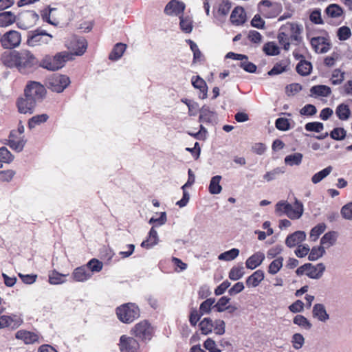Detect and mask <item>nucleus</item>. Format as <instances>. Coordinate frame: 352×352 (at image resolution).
I'll list each match as a JSON object with an SVG mask.
<instances>
[{"mask_svg":"<svg viewBox=\"0 0 352 352\" xmlns=\"http://www.w3.org/2000/svg\"><path fill=\"white\" fill-rule=\"evenodd\" d=\"M1 63L10 68H16L22 74L31 73L37 65V58L28 50L4 52L1 56Z\"/></svg>","mask_w":352,"mask_h":352,"instance_id":"nucleus-1","label":"nucleus"},{"mask_svg":"<svg viewBox=\"0 0 352 352\" xmlns=\"http://www.w3.org/2000/svg\"><path fill=\"white\" fill-rule=\"evenodd\" d=\"M302 26L297 23L287 22L282 25L277 35L279 45L285 51L290 49L291 45H299L302 43Z\"/></svg>","mask_w":352,"mask_h":352,"instance_id":"nucleus-2","label":"nucleus"},{"mask_svg":"<svg viewBox=\"0 0 352 352\" xmlns=\"http://www.w3.org/2000/svg\"><path fill=\"white\" fill-rule=\"evenodd\" d=\"M72 59V54L67 51L60 52L54 55L46 54L41 60L39 66L48 71L54 72L62 69Z\"/></svg>","mask_w":352,"mask_h":352,"instance_id":"nucleus-3","label":"nucleus"},{"mask_svg":"<svg viewBox=\"0 0 352 352\" xmlns=\"http://www.w3.org/2000/svg\"><path fill=\"white\" fill-rule=\"evenodd\" d=\"M275 211L279 216L286 214L290 219L295 220L301 217L304 208L302 203L296 199L293 205L286 201H278L276 204Z\"/></svg>","mask_w":352,"mask_h":352,"instance_id":"nucleus-4","label":"nucleus"},{"mask_svg":"<svg viewBox=\"0 0 352 352\" xmlns=\"http://www.w3.org/2000/svg\"><path fill=\"white\" fill-rule=\"evenodd\" d=\"M199 327L203 335H208L214 330L215 334L221 336L226 331V323L221 319L215 320L213 322L210 318H204L199 322Z\"/></svg>","mask_w":352,"mask_h":352,"instance_id":"nucleus-5","label":"nucleus"},{"mask_svg":"<svg viewBox=\"0 0 352 352\" xmlns=\"http://www.w3.org/2000/svg\"><path fill=\"white\" fill-rule=\"evenodd\" d=\"M116 314L121 322L131 323L140 316V310L135 304L127 303L118 307Z\"/></svg>","mask_w":352,"mask_h":352,"instance_id":"nucleus-6","label":"nucleus"},{"mask_svg":"<svg viewBox=\"0 0 352 352\" xmlns=\"http://www.w3.org/2000/svg\"><path fill=\"white\" fill-rule=\"evenodd\" d=\"M2 307L0 310V314L5 311ZM23 323V319L21 315L12 314L10 315H0V329H9L15 330L21 327Z\"/></svg>","mask_w":352,"mask_h":352,"instance_id":"nucleus-7","label":"nucleus"},{"mask_svg":"<svg viewBox=\"0 0 352 352\" xmlns=\"http://www.w3.org/2000/svg\"><path fill=\"white\" fill-rule=\"evenodd\" d=\"M53 36L44 30H36L28 34L27 45L30 47H37L47 45L50 43Z\"/></svg>","mask_w":352,"mask_h":352,"instance_id":"nucleus-8","label":"nucleus"},{"mask_svg":"<svg viewBox=\"0 0 352 352\" xmlns=\"http://www.w3.org/2000/svg\"><path fill=\"white\" fill-rule=\"evenodd\" d=\"M70 79L66 75L53 74L47 80V87L52 91L63 92L70 84Z\"/></svg>","mask_w":352,"mask_h":352,"instance_id":"nucleus-9","label":"nucleus"},{"mask_svg":"<svg viewBox=\"0 0 352 352\" xmlns=\"http://www.w3.org/2000/svg\"><path fill=\"white\" fill-rule=\"evenodd\" d=\"M325 270L323 263H318L316 265H313L311 263H305L299 267L296 273L298 276H302L305 274L311 278L318 279L320 278Z\"/></svg>","mask_w":352,"mask_h":352,"instance_id":"nucleus-10","label":"nucleus"},{"mask_svg":"<svg viewBox=\"0 0 352 352\" xmlns=\"http://www.w3.org/2000/svg\"><path fill=\"white\" fill-rule=\"evenodd\" d=\"M45 94V89L43 85L36 81L29 82L25 89V96L34 101L41 100Z\"/></svg>","mask_w":352,"mask_h":352,"instance_id":"nucleus-11","label":"nucleus"},{"mask_svg":"<svg viewBox=\"0 0 352 352\" xmlns=\"http://www.w3.org/2000/svg\"><path fill=\"white\" fill-rule=\"evenodd\" d=\"M21 42V34L16 30H10L2 35L1 44L4 49H14Z\"/></svg>","mask_w":352,"mask_h":352,"instance_id":"nucleus-12","label":"nucleus"},{"mask_svg":"<svg viewBox=\"0 0 352 352\" xmlns=\"http://www.w3.org/2000/svg\"><path fill=\"white\" fill-rule=\"evenodd\" d=\"M133 332L136 337L142 340H150L154 333L153 327L147 321L144 320L136 324L133 328Z\"/></svg>","mask_w":352,"mask_h":352,"instance_id":"nucleus-13","label":"nucleus"},{"mask_svg":"<svg viewBox=\"0 0 352 352\" xmlns=\"http://www.w3.org/2000/svg\"><path fill=\"white\" fill-rule=\"evenodd\" d=\"M259 10L266 18H274L281 12V5L272 3L269 0H263L259 3Z\"/></svg>","mask_w":352,"mask_h":352,"instance_id":"nucleus-14","label":"nucleus"},{"mask_svg":"<svg viewBox=\"0 0 352 352\" xmlns=\"http://www.w3.org/2000/svg\"><path fill=\"white\" fill-rule=\"evenodd\" d=\"M226 58L234 60H241L238 65L243 68L245 72L249 73H254L256 71V66L254 63L248 60V58L246 55L236 54L234 52H228Z\"/></svg>","mask_w":352,"mask_h":352,"instance_id":"nucleus-15","label":"nucleus"},{"mask_svg":"<svg viewBox=\"0 0 352 352\" xmlns=\"http://www.w3.org/2000/svg\"><path fill=\"white\" fill-rule=\"evenodd\" d=\"M38 20V15L36 12L33 11L26 12L19 16L17 26L20 29L27 30L34 26Z\"/></svg>","mask_w":352,"mask_h":352,"instance_id":"nucleus-16","label":"nucleus"},{"mask_svg":"<svg viewBox=\"0 0 352 352\" xmlns=\"http://www.w3.org/2000/svg\"><path fill=\"white\" fill-rule=\"evenodd\" d=\"M119 346L121 352H139L140 345L138 341L126 335L120 337Z\"/></svg>","mask_w":352,"mask_h":352,"instance_id":"nucleus-17","label":"nucleus"},{"mask_svg":"<svg viewBox=\"0 0 352 352\" xmlns=\"http://www.w3.org/2000/svg\"><path fill=\"white\" fill-rule=\"evenodd\" d=\"M66 46L71 51L72 56H81L86 52L87 43L85 38H74Z\"/></svg>","mask_w":352,"mask_h":352,"instance_id":"nucleus-18","label":"nucleus"},{"mask_svg":"<svg viewBox=\"0 0 352 352\" xmlns=\"http://www.w3.org/2000/svg\"><path fill=\"white\" fill-rule=\"evenodd\" d=\"M311 45L316 53H326L330 49L329 39L324 36L313 37L310 41Z\"/></svg>","mask_w":352,"mask_h":352,"instance_id":"nucleus-19","label":"nucleus"},{"mask_svg":"<svg viewBox=\"0 0 352 352\" xmlns=\"http://www.w3.org/2000/svg\"><path fill=\"white\" fill-rule=\"evenodd\" d=\"M15 338L23 341L25 344H33L40 342V336L37 333L24 329L16 331Z\"/></svg>","mask_w":352,"mask_h":352,"instance_id":"nucleus-20","label":"nucleus"},{"mask_svg":"<svg viewBox=\"0 0 352 352\" xmlns=\"http://www.w3.org/2000/svg\"><path fill=\"white\" fill-rule=\"evenodd\" d=\"M92 277L91 273L85 265L75 268L72 274V278L76 282H86Z\"/></svg>","mask_w":352,"mask_h":352,"instance_id":"nucleus-21","label":"nucleus"},{"mask_svg":"<svg viewBox=\"0 0 352 352\" xmlns=\"http://www.w3.org/2000/svg\"><path fill=\"white\" fill-rule=\"evenodd\" d=\"M306 234L303 231H296L289 234L285 239V244L289 248H294L305 240Z\"/></svg>","mask_w":352,"mask_h":352,"instance_id":"nucleus-22","label":"nucleus"},{"mask_svg":"<svg viewBox=\"0 0 352 352\" xmlns=\"http://www.w3.org/2000/svg\"><path fill=\"white\" fill-rule=\"evenodd\" d=\"M36 101L25 96L18 100L17 105L20 113H32L36 104Z\"/></svg>","mask_w":352,"mask_h":352,"instance_id":"nucleus-23","label":"nucleus"},{"mask_svg":"<svg viewBox=\"0 0 352 352\" xmlns=\"http://www.w3.org/2000/svg\"><path fill=\"white\" fill-rule=\"evenodd\" d=\"M26 144V140L24 136H19L15 135L14 133H11L9 139V146L13 150L21 152Z\"/></svg>","mask_w":352,"mask_h":352,"instance_id":"nucleus-24","label":"nucleus"},{"mask_svg":"<svg viewBox=\"0 0 352 352\" xmlns=\"http://www.w3.org/2000/svg\"><path fill=\"white\" fill-rule=\"evenodd\" d=\"M217 115L214 111L210 110L208 107H203L199 113V120L200 122L210 124L216 121Z\"/></svg>","mask_w":352,"mask_h":352,"instance_id":"nucleus-25","label":"nucleus"},{"mask_svg":"<svg viewBox=\"0 0 352 352\" xmlns=\"http://www.w3.org/2000/svg\"><path fill=\"white\" fill-rule=\"evenodd\" d=\"M264 258V254L261 252H257L246 260L245 266L248 269L254 270L262 263Z\"/></svg>","mask_w":352,"mask_h":352,"instance_id":"nucleus-26","label":"nucleus"},{"mask_svg":"<svg viewBox=\"0 0 352 352\" xmlns=\"http://www.w3.org/2000/svg\"><path fill=\"white\" fill-rule=\"evenodd\" d=\"M192 85L195 89H198L200 91L199 97L201 98H206L207 97L208 87L206 81L199 77V76H192Z\"/></svg>","mask_w":352,"mask_h":352,"instance_id":"nucleus-27","label":"nucleus"},{"mask_svg":"<svg viewBox=\"0 0 352 352\" xmlns=\"http://www.w3.org/2000/svg\"><path fill=\"white\" fill-rule=\"evenodd\" d=\"M246 19V14L243 8L236 7L231 13L230 21L236 25L243 24Z\"/></svg>","mask_w":352,"mask_h":352,"instance_id":"nucleus-28","label":"nucleus"},{"mask_svg":"<svg viewBox=\"0 0 352 352\" xmlns=\"http://www.w3.org/2000/svg\"><path fill=\"white\" fill-rule=\"evenodd\" d=\"M264 279V272L261 270L255 271L252 275L248 277L245 283L248 287H256Z\"/></svg>","mask_w":352,"mask_h":352,"instance_id":"nucleus-29","label":"nucleus"},{"mask_svg":"<svg viewBox=\"0 0 352 352\" xmlns=\"http://www.w3.org/2000/svg\"><path fill=\"white\" fill-rule=\"evenodd\" d=\"M296 70L299 75L306 76L311 72L312 65L308 60H300L296 65Z\"/></svg>","mask_w":352,"mask_h":352,"instance_id":"nucleus-30","label":"nucleus"},{"mask_svg":"<svg viewBox=\"0 0 352 352\" xmlns=\"http://www.w3.org/2000/svg\"><path fill=\"white\" fill-rule=\"evenodd\" d=\"M158 242V235L157 232L154 228L152 227L148 233V238L143 241L141 243V246L145 248H151V247L156 245Z\"/></svg>","mask_w":352,"mask_h":352,"instance_id":"nucleus-31","label":"nucleus"},{"mask_svg":"<svg viewBox=\"0 0 352 352\" xmlns=\"http://www.w3.org/2000/svg\"><path fill=\"white\" fill-rule=\"evenodd\" d=\"M336 114L340 120H346L351 116V110L349 106L344 103H341L336 107Z\"/></svg>","mask_w":352,"mask_h":352,"instance_id":"nucleus-32","label":"nucleus"},{"mask_svg":"<svg viewBox=\"0 0 352 352\" xmlns=\"http://www.w3.org/2000/svg\"><path fill=\"white\" fill-rule=\"evenodd\" d=\"M16 21L15 15L10 11L0 13V27H8Z\"/></svg>","mask_w":352,"mask_h":352,"instance_id":"nucleus-33","label":"nucleus"},{"mask_svg":"<svg viewBox=\"0 0 352 352\" xmlns=\"http://www.w3.org/2000/svg\"><path fill=\"white\" fill-rule=\"evenodd\" d=\"M126 45L122 43H117L113 48L109 54V59L112 60H117L120 58L126 50Z\"/></svg>","mask_w":352,"mask_h":352,"instance_id":"nucleus-34","label":"nucleus"},{"mask_svg":"<svg viewBox=\"0 0 352 352\" xmlns=\"http://www.w3.org/2000/svg\"><path fill=\"white\" fill-rule=\"evenodd\" d=\"M68 274H60L56 270H53L49 274V283L51 285L63 284L66 282L65 277Z\"/></svg>","mask_w":352,"mask_h":352,"instance_id":"nucleus-35","label":"nucleus"},{"mask_svg":"<svg viewBox=\"0 0 352 352\" xmlns=\"http://www.w3.org/2000/svg\"><path fill=\"white\" fill-rule=\"evenodd\" d=\"M310 92L318 96L327 97L331 94V89L327 85H315L311 88Z\"/></svg>","mask_w":352,"mask_h":352,"instance_id":"nucleus-36","label":"nucleus"},{"mask_svg":"<svg viewBox=\"0 0 352 352\" xmlns=\"http://www.w3.org/2000/svg\"><path fill=\"white\" fill-rule=\"evenodd\" d=\"M313 315L321 321H325L329 319L325 308L322 304H316L313 308Z\"/></svg>","mask_w":352,"mask_h":352,"instance_id":"nucleus-37","label":"nucleus"},{"mask_svg":"<svg viewBox=\"0 0 352 352\" xmlns=\"http://www.w3.org/2000/svg\"><path fill=\"white\" fill-rule=\"evenodd\" d=\"M221 179V177L220 175H216L212 177L208 188L209 192L211 194L215 195L221 192L222 190L219 184Z\"/></svg>","mask_w":352,"mask_h":352,"instance_id":"nucleus-38","label":"nucleus"},{"mask_svg":"<svg viewBox=\"0 0 352 352\" xmlns=\"http://www.w3.org/2000/svg\"><path fill=\"white\" fill-rule=\"evenodd\" d=\"M245 274L244 267L242 264L240 265H235L231 268L229 272V278L232 280H237L242 278Z\"/></svg>","mask_w":352,"mask_h":352,"instance_id":"nucleus-39","label":"nucleus"},{"mask_svg":"<svg viewBox=\"0 0 352 352\" xmlns=\"http://www.w3.org/2000/svg\"><path fill=\"white\" fill-rule=\"evenodd\" d=\"M345 72L340 69H335L331 74L330 82L333 85H341L344 80Z\"/></svg>","mask_w":352,"mask_h":352,"instance_id":"nucleus-40","label":"nucleus"},{"mask_svg":"<svg viewBox=\"0 0 352 352\" xmlns=\"http://www.w3.org/2000/svg\"><path fill=\"white\" fill-rule=\"evenodd\" d=\"M327 15L331 18H338L342 15V8L337 4H331L325 10Z\"/></svg>","mask_w":352,"mask_h":352,"instance_id":"nucleus-41","label":"nucleus"},{"mask_svg":"<svg viewBox=\"0 0 352 352\" xmlns=\"http://www.w3.org/2000/svg\"><path fill=\"white\" fill-rule=\"evenodd\" d=\"M263 51L268 56H276L280 54V49L274 42H267L263 47Z\"/></svg>","mask_w":352,"mask_h":352,"instance_id":"nucleus-42","label":"nucleus"},{"mask_svg":"<svg viewBox=\"0 0 352 352\" xmlns=\"http://www.w3.org/2000/svg\"><path fill=\"white\" fill-rule=\"evenodd\" d=\"M302 154L300 153H295L292 155H287L285 158V163L289 166L299 165L302 160Z\"/></svg>","mask_w":352,"mask_h":352,"instance_id":"nucleus-43","label":"nucleus"},{"mask_svg":"<svg viewBox=\"0 0 352 352\" xmlns=\"http://www.w3.org/2000/svg\"><path fill=\"white\" fill-rule=\"evenodd\" d=\"M166 222V214L165 212H162L160 214L156 213L155 216L152 217L148 223L153 224V227L161 226Z\"/></svg>","mask_w":352,"mask_h":352,"instance_id":"nucleus-44","label":"nucleus"},{"mask_svg":"<svg viewBox=\"0 0 352 352\" xmlns=\"http://www.w3.org/2000/svg\"><path fill=\"white\" fill-rule=\"evenodd\" d=\"M85 266L93 274L94 273L99 272L102 270L103 263L96 258H92Z\"/></svg>","mask_w":352,"mask_h":352,"instance_id":"nucleus-45","label":"nucleus"},{"mask_svg":"<svg viewBox=\"0 0 352 352\" xmlns=\"http://www.w3.org/2000/svg\"><path fill=\"white\" fill-rule=\"evenodd\" d=\"M239 254V250L236 248H232L220 254L218 258L221 261H230L234 260Z\"/></svg>","mask_w":352,"mask_h":352,"instance_id":"nucleus-46","label":"nucleus"},{"mask_svg":"<svg viewBox=\"0 0 352 352\" xmlns=\"http://www.w3.org/2000/svg\"><path fill=\"white\" fill-rule=\"evenodd\" d=\"M48 118V116L45 113L33 116L32 118L30 119L28 122V127L30 129H32L34 128L36 125L45 122L47 120Z\"/></svg>","mask_w":352,"mask_h":352,"instance_id":"nucleus-47","label":"nucleus"},{"mask_svg":"<svg viewBox=\"0 0 352 352\" xmlns=\"http://www.w3.org/2000/svg\"><path fill=\"white\" fill-rule=\"evenodd\" d=\"M332 169V167L331 166H329L327 168H324L323 170L318 172L317 173L314 174L311 177V182L314 184L319 183L320 181H322L324 178H325L331 173Z\"/></svg>","mask_w":352,"mask_h":352,"instance_id":"nucleus-48","label":"nucleus"},{"mask_svg":"<svg viewBox=\"0 0 352 352\" xmlns=\"http://www.w3.org/2000/svg\"><path fill=\"white\" fill-rule=\"evenodd\" d=\"M336 240V232H329L326 233L320 239V243L327 248L334 244Z\"/></svg>","mask_w":352,"mask_h":352,"instance_id":"nucleus-49","label":"nucleus"},{"mask_svg":"<svg viewBox=\"0 0 352 352\" xmlns=\"http://www.w3.org/2000/svg\"><path fill=\"white\" fill-rule=\"evenodd\" d=\"M326 225L324 223H320L314 227L310 232V239L312 241H316L320 235L324 232Z\"/></svg>","mask_w":352,"mask_h":352,"instance_id":"nucleus-50","label":"nucleus"},{"mask_svg":"<svg viewBox=\"0 0 352 352\" xmlns=\"http://www.w3.org/2000/svg\"><path fill=\"white\" fill-rule=\"evenodd\" d=\"M180 22L179 25L180 28L185 33H190L192 30V21L188 16H179Z\"/></svg>","mask_w":352,"mask_h":352,"instance_id":"nucleus-51","label":"nucleus"},{"mask_svg":"<svg viewBox=\"0 0 352 352\" xmlns=\"http://www.w3.org/2000/svg\"><path fill=\"white\" fill-rule=\"evenodd\" d=\"M283 258L278 257L274 260L268 267V272L271 274H276L283 266Z\"/></svg>","mask_w":352,"mask_h":352,"instance_id":"nucleus-52","label":"nucleus"},{"mask_svg":"<svg viewBox=\"0 0 352 352\" xmlns=\"http://www.w3.org/2000/svg\"><path fill=\"white\" fill-rule=\"evenodd\" d=\"M214 302L215 299L214 298H207L206 300L201 303L199 311L203 315L209 314Z\"/></svg>","mask_w":352,"mask_h":352,"instance_id":"nucleus-53","label":"nucleus"},{"mask_svg":"<svg viewBox=\"0 0 352 352\" xmlns=\"http://www.w3.org/2000/svg\"><path fill=\"white\" fill-rule=\"evenodd\" d=\"M14 160V156L8 151V149L4 146L0 148V162L4 163H10Z\"/></svg>","mask_w":352,"mask_h":352,"instance_id":"nucleus-54","label":"nucleus"},{"mask_svg":"<svg viewBox=\"0 0 352 352\" xmlns=\"http://www.w3.org/2000/svg\"><path fill=\"white\" fill-rule=\"evenodd\" d=\"M324 253V250L323 247H322V246H320L318 248L314 247L311 250L310 253L309 254L308 259L309 261H316L318 258H319L320 257H321Z\"/></svg>","mask_w":352,"mask_h":352,"instance_id":"nucleus-55","label":"nucleus"},{"mask_svg":"<svg viewBox=\"0 0 352 352\" xmlns=\"http://www.w3.org/2000/svg\"><path fill=\"white\" fill-rule=\"evenodd\" d=\"M305 129L307 131L320 133L324 129V125L319 122H308L305 124Z\"/></svg>","mask_w":352,"mask_h":352,"instance_id":"nucleus-56","label":"nucleus"},{"mask_svg":"<svg viewBox=\"0 0 352 352\" xmlns=\"http://www.w3.org/2000/svg\"><path fill=\"white\" fill-rule=\"evenodd\" d=\"M337 36L340 41H346L351 36V31L347 26L340 27L337 32Z\"/></svg>","mask_w":352,"mask_h":352,"instance_id":"nucleus-57","label":"nucleus"},{"mask_svg":"<svg viewBox=\"0 0 352 352\" xmlns=\"http://www.w3.org/2000/svg\"><path fill=\"white\" fill-rule=\"evenodd\" d=\"M230 298L227 296H222L219 299L217 302L213 306V307L218 312H223L226 309L227 305L230 301Z\"/></svg>","mask_w":352,"mask_h":352,"instance_id":"nucleus-58","label":"nucleus"},{"mask_svg":"<svg viewBox=\"0 0 352 352\" xmlns=\"http://www.w3.org/2000/svg\"><path fill=\"white\" fill-rule=\"evenodd\" d=\"M275 126L278 130L283 131H287L290 128V124L288 119L285 118H279L276 119Z\"/></svg>","mask_w":352,"mask_h":352,"instance_id":"nucleus-59","label":"nucleus"},{"mask_svg":"<svg viewBox=\"0 0 352 352\" xmlns=\"http://www.w3.org/2000/svg\"><path fill=\"white\" fill-rule=\"evenodd\" d=\"M330 136L332 139L336 140H344L346 136V131L341 127L335 128L331 132Z\"/></svg>","mask_w":352,"mask_h":352,"instance_id":"nucleus-60","label":"nucleus"},{"mask_svg":"<svg viewBox=\"0 0 352 352\" xmlns=\"http://www.w3.org/2000/svg\"><path fill=\"white\" fill-rule=\"evenodd\" d=\"M294 323L306 329H310L311 327V324L309 320L302 315L296 316L294 318Z\"/></svg>","mask_w":352,"mask_h":352,"instance_id":"nucleus-61","label":"nucleus"},{"mask_svg":"<svg viewBox=\"0 0 352 352\" xmlns=\"http://www.w3.org/2000/svg\"><path fill=\"white\" fill-rule=\"evenodd\" d=\"M292 342L294 348L299 349L302 346L305 342L304 337L300 333H294L292 336Z\"/></svg>","mask_w":352,"mask_h":352,"instance_id":"nucleus-62","label":"nucleus"},{"mask_svg":"<svg viewBox=\"0 0 352 352\" xmlns=\"http://www.w3.org/2000/svg\"><path fill=\"white\" fill-rule=\"evenodd\" d=\"M201 316H203V314L199 311H198L197 309H192L190 311L189 316V321L190 324L192 327H195L198 321L200 320Z\"/></svg>","mask_w":352,"mask_h":352,"instance_id":"nucleus-63","label":"nucleus"},{"mask_svg":"<svg viewBox=\"0 0 352 352\" xmlns=\"http://www.w3.org/2000/svg\"><path fill=\"white\" fill-rule=\"evenodd\" d=\"M341 214L344 219H352V202L344 205L342 208Z\"/></svg>","mask_w":352,"mask_h":352,"instance_id":"nucleus-64","label":"nucleus"}]
</instances>
